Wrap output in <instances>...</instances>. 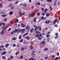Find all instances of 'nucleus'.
<instances>
[{"label":"nucleus","instance_id":"09e8293b","mask_svg":"<svg viewBox=\"0 0 60 60\" xmlns=\"http://www.w3.org/2000/svg\"><path fill=\"white\" fill-rule=\"evenodd\" d=\"M39 35V37H41L42 36V34H40Z\"/></svg>","mask_w":60,"mask_h":60},{"label":"nucleus","instance_id":"c03bdc74","mask_svg":"<svg viewBox=\"0 0 60 60\" xmlns=\"http://www.w3.org/2000/svg\"><path fill=\"white\" fill-rule=\"evenodd\" d=\"M37 16H40V13L39 12H38L37 14Z\"/></svg>","mask_w":60,"mask_h":60},{"label":"nucleus","instance_id":"1a4fd4ad","mask_svg":"<svg viewBox=\"0 0 60 60\" xmlns=\"http://www.w3.org/2000/svg\"><path fill=\"white\" fill-rule=\"evenodd\" d=\"M21 25L22 26V27H25V25L22 23H21Z\"/></svg>","mask_w":60,"mask_h":60},{"label":"nucleus","instance_id":"0e129e2a","mask_svg":"<svg viewBox=\"0 0 60 60\" xmlns=\"http://www.w3.org/2000/svg\"><path fill=\"white\" fill-rule=\"evenodd\" d=\"M19 2L18 1H16V2L15 3V4H17V3H18V2Z\"/></svg>","mask_w":60,"mask_h":60},{"label":"nucleus","instance_id":"4468645a","mask_svg":"<svg viewBox=\"0 0 60 60\" xmlns=\"http://www.w3.org/2000/svg\"><path fill=\"white\" fill-rule=\"evenodd\" d=\"M35 33L37 34H40V32H39V31H36L35 32Z\"/></svg>","mask_w":60,"mask_h":60},{"label":"nucleus","instance_id":"13d9d810","mask_svg":"<svg viewBox=\"0 0 60 60\" xmlns=\"http://www.w3.org/2000/svg\"><path fill=\"white\" fill-rule=\"evenodd\" d=\"M16 46V44H14L13 45V46L14 47H15Z\"/></svg>","mask_w":60,"mask_h":60},{"label":"nucleus","instance_id":"a19ab883","mask_svg":"<svg viewBox=\"0 0 60 60\" xmlns=\"http://www.w3.org/2000/svg\"><path fill=\"white\" fill-rule=\"evenodd\" d=\"M19 39H21V35H20L19 36Z\"/></svg>","mask_w":60,"mask_h":60},{"label":"nucleus","instance_id":"f704fd0d","mask_svg":"<svg viewBox=\"0 0 60 60\" xmlns=\"http://www.w3.org/2000/svg\"><path fill=\"white\" fill-rule=\"evenodd\" d=\"M55 35L56 36H58V33H56Z\"/></svg>","mask_w":60,"mask_h":60},{"label":"nucleus","instance_id":"3c124183","mask_svg":"<svg viewBox=\"0 0 60 60\" xmlns=\"http://www.w3.org/2000/svg\"><path fill=\"white\" fill-rule=\"evenodd\" d=\"M32 17V15H29V16H28L29 18L30 17Z\"/></svg>","mask_w":60,"mask_h":60},{"label":"nucleus","instance_id":"5701e85b","mask_svg":"<svg viewBox=\"0 0 60 60\" xmlns=\"http://www.w3.org/2000/svg\"><path fill=\"white\" fill-rule=\"evenodd\" d=\"M45 43H46L45 41H43L41 43L43 44H45Z\"/></svg>","mask_w":60,"mask_h":60},{"label":"nucleus","instance_id":"20e7f679","mask_svg":"<svg viewBox=\"0 0 60 60\" xmlns=\"http://www.w3.org/2000/svg\"><path fill=\"white\" fill-rule=\"evenodd\" d=\"M23 32V33L25 32V29H21L20 30V32Z\"/></svg>","mask_w":60,"mask_h":60},{"label":"nucleus","instance_id":"5fc2aeb1","mask_svg":"<svg viewBox=\"0 0 60 60\" xmlns=\"http://www.w3.org/2000/svg\"><path fill=\"white\" fill-rule=\"evenodd\" d=\"M55 27H58V26L57 24H55Z\"/></svg>","mask_w":60,"mask_h":60},{"label":"nucleus","instance_id":"f3484780","mask_svg":"<svg viewBox=\"0 0 60 60\" xmlns=\"http://www.w3.org/2000/svg\"><path fill=\"white\" fill-rule=\"evenodd\" d=\"M25 39H27V40H29L30 39V38L28 36L26 37H25Z\"/></svg>","mask_w":60,"mask_h":60},{"label":"nucleus","instance_id":"412c9836","mask_svg":"<svg viewBox=\"0 0 60 60\" xmlns=\"http://www.w3.org/2000/svg\"><path fill=\"white\" fill-rule=\"evenodd\" d=\"M34 29L33 28H32L30 30V33H32L33 31H34Z\"/></svg>","mask_w":60,"mask_h":60},{"label":"nucleus","instance_id":"69168bd1","mask_svg":"<svg viewBox=\"0 0 60 60\" xmlns=\"http://www.w3.org/2000/svg\"><path fill=\"white\" fill-rule=\"evenodd\" d=\"M56 2H54V6H56Z\"/></svg>","mask_w":60,"mask_h":60},{"label":"nucleus","instance_id":"423d86ee","mask_svg":"<svg viewBox=\"0 0 60 60\" xmlns=\"http://www.w3.org/2000/svg\"><path fill=\"white\" fill-rule=\"evenodd\" d=\"M50 22V20H48V21H46L45 22V23L46 24H49Z\"/></svg>","mask_w":60,"mask_h":60},{"label":"nucleus","instance_id":"f03ea898","mask_svg":"<svg viewBox=\"0 0 60 60\" xmlns=\"http://www.w3.org/2000/svg\"><path fill=\"white\" fill-rule=\"evenodd\" d=\"M13 33H16L17 32V33H19V32H20V30L19 29H15L13 31Z\"/></svg>","mask_w":60,"mask_h":60},{"label":"nucleus","instance_id":"2f4dec72","mask_svg":"<svg viewBox=\"0 0 60 60\" xmlns=\"http://www.w3.org/2000/svg\"><path fill=\"white\" fill-rule=\"evenodd\" d=\"M10 58L11 59H12L13 58V56H10Z\"/></svg>","mask_w":60,"mask_h":60},{"label":"nucleus","instance_id":"7ed1b4c3","mask_svg":"<svg viewBox=\"0 0 60 60\" xmlns=\"http://www.w3.org/2000/svg\"><path fill=\"white\" fill-rule=\"evenodd\" d=\"M35 52V51H34L32 52V53L31 54V55H34L33 56V57H35V54H34V53Z\"/></svg>","mask_w":60,"mask_h":60},{"label":"nucleus","instance_id":"393cba45","mask_svg":"<svg viewBox=\"0 0 60 60\" xmlns=\"http://www.w3.org/2000/svg\"><path fill=\"white\" fill-rule=\"evenodd\" d=\"M32 17H34L35 16V13H32Z\"/></svg>","mask_w":60,"mask_h":60},{"label":"nucleus","instance_id":"79ce46f5","mask_svg":"<svg viewBox=\"0 0 60 60\" xmlns=\"http://www.w3.org/2000/svg\"><path fill=\"white\" fill-rule=\"evenodd\" d=\"M4 21H7V18H5L4 20Z\"/></svg>","mask_w":60,"mask_h":60},{"label":"nucleus","instance_id":"f8f14e48","mask_svg":"<svg viewBox=\"0 0 60 60\" xmlns=\"http://www.w3.org/2000/svg\"><path fill=\"white\" fill-rule=\"evenodd\" d=\"M39 27V26H38V27H36L35 28L34 31H36L37 30V29L38 28V27Z\"/></svg>","mask_w":60,"mask_h":60},{"label":"nucleus","instance_id":"c9c22d12","mask_svg":"<svg viewBox=\"0 0 60 60\" xmlns=\"http://www.w3.org/2000/svg\"><path fill=\"white\" fill-rule=\"evenodd\" d=\"M3 28L4 30H5V29H6V27L4 26H3Z\"/></svg>","mask_w":60,"mask_h":60},{"label":"nucleus","instance_id":"864d4df0","mask_svg":"<svg viewBox=\"0 0 60 60\" xmlns=\"http://www.w3.org/2000/svg\"><path fill=\"white\" fill-rule=\"evenodd\" d=\"M36 37L37 38H38V37H39V35L38 34L36 35Z\"/></svg>","mask_w":60,"mask_h":60},{"label":"nucleus","instance_id":"dca6fc26","mask_svg":"<svg viewBox=\"0 0 60 60\" xmlns=\"http://www.w3.org/2000/svg\"><path fill=\"white\" fill-rule=\"evenodd\" d=\"M48 11V9H46L44 10L45 13H47V11Z\"/></svg>","mask_w":60,"mask_h":60},{"label":"nucleus","instance_id":"ea45409f","mask_svg":"<svg viewBox=\"0 0 60 60\" xmlns=\"http://www.w3.org/2000/svg\"><path fill=\"white\" fill-rule=\"evenodd\" d=\"M46 16L47 17H49V15L48 13H47L46 14Z\"/></svg>","mask_w":60,"mask_h":60},{"label":"nucleus","instance_id":"a18cd8bd","mask_svg":"<svg viewBox=\"0 0 60 60\" xmlns=\"http://www.w3.org/2000/svg\"><path fill=\"white\" fill-rule=\"evenodd\" d=\"M50 11H52V9H53L51 8V6H50Z\"/></svg>","mask_w":60,"mask_h":60},{"label":"nucleus","instance_id":"ddd939ff","mask_svg":"<svg viewBox=\"0 0 60 60\" xmlns=\"http://www.w3.org/2000/svg\"><path fill=\"white\" fill-rule=\"evenodd\" d=\"M13 6V5H12V4H10L8 5V7H11V6Z\"/></svg>","mask_w":60,"mask_h":60},{"label":"nucleus","instance_id":"603ef678","mask_svg":"<svg viewBox=\"0 0 60 60\" xmlns=\"http://www.w3.org/2000/svg\"><path fill=\"white\" fill-rule=\"evenodd\" d=\"M55 56H54V55H53L52 56V58L53 59H54L55 58Z\"/></svg>","mask_w":60,"mask_h":60},{"label":"nucleus","instance_id":"58836bf2","mask_svg":"<svg viewBox=\"0 0 60 60\" xmlns=\"http://www.w3.org/2000/svg\"><path fill=\"white\" fill-rule=\"evenodd\" d=\"M23 41V39H21V40H20V42H22Z\"/></svg>","mask_w":60,"mask_h":60},{"label":"nucleus","instance_id":"39448f33","mask_svg":"<svg viewBox=\"0 0 60 60\" xmlns=\"http://www.w3.org/2000/svg\"><path fill=\"white\" fill-rule=\"evenodd\" d=\"M0 34L1 35H3L4 34V30H3L1 32Z\"/></svg>","mask_w":60,"mask_h":60},{"label":"nucleus","instance_id":"052dcab7","mask_svg":"<svg viewBox=\"0 0 60 60\" xmlns=\"http://www.w3.org/2000/svg\"><path fill=\"white\" fill-rule=\"evenodd\" d=\"M31 60H36L35 59H34L33 58H31Z\"/></svg>","mask_w":60,"mask_h":60},{"label":"nucleus","instance_id":"7c9ffc66","mask_svg":"<svg viewBox=\"0 0 60 60\" xmlns=\"http://www.w3.org/2000/svg\"><path fill=\"white\" fill-rule=\"evenodd\" d=\"M22 6L24 7H25L26 6V4H23Z\"/></svg>","mask_w":60,"mask_h":60},{"label":"nucleus","instance_id":"0eeeda50","mask_svg":"<svg viewBox=\"0 0 60 60\" xmlns=\"http://www.w3.org/2000/svg\"><path fill=\"white\" fill-rule=\"evenodd\" d=\"M35 5H41V4L39 2H38L36 3Z\"/></svg>","mask_w":60,"mask_h":60},{"label":"nucleus","instance_id":"bf43d9fd","mask_svg":"<svg viewBox=\"0 0 60 60\" xmlns=\"http://www.w3.org/2000/svg\"><path fill=\"white\" fill-rule=\"evenodd\" d=\"M17 47H20V45L19 44H18L17 45Z\"/></svg>","mask_w":60,"mask_h":60},{"label":"nucleus","instance_id":"a878e982","mask_svg":"<svg viewBox=\"0 0 60 60\" xmlns=\"http://www.w3.org/2000/svg\"><path fill=\"white\" fill-rule=\"evenodd\" d=\"M49 50V49L47 48H45L44 49V51H47V50Z\"/></svg>","mask_w":60,"mask_h":60},{"label":"nucleus","instance_id":"8fccbe9b","mask_svg":"<svg viewBox=\"0 0 60 60\" xmlns=\"http://www.w3.org/2000/svg\"><path fill=\"white\" fill-rule=\"evenodd\" d=\"M41 10L42 11H44V9L42 8H41Z\"/></svg>","mask_w":60,"mask_h":60},{"label":"nucleus","instance_id":"f257e3e1","mask_svg":"<svg viewBox=\"0 0 60 60\" xmlns=\"http://www.w3.org/2000/svg\"><path fill=\"white\" fill-rule=\"evenodd\" d=\"M57 22V23L58 24L59 23V20H58V19H56L52 22V24L53 25H55L56 23V22Z\"/></svg>","mask_w":60,"mask_h":60},{"label":"nucleus","instance_id":"4c0bfd02","mask_svg":"<svg viewBox=\"0 0 60 60\" xmlns=\"http://www.w3.org/2000/svg\"><path fill=\"white\" fill-rule=\"evenodd\" d=\"M21 50L22 51H23L24 50V48L23 47H22L21 48Z\"/></svg>","mask_w":60,"mask_h":60},{"label":"nucleus","instance_id":"2eb2a0df","mask_svg":"<svg viewBox=\"0 0 60 60\" xmlns=\"http://www.w3.org/2000/svg\"><path fill=\"white\" fill-rule=\"evenodd\" d=\"M9 14L10 15H12V14H13V12L12 11H11L9 12Z\"/></svg>","mask_w":60,"mask_h":60},{"label":"nucleus","instance_id":"6e6d98bb","mask_svg":"<svg viewBox=\"0 0 60 60\" xmlns=\"http://www.w3.org/2000/svg\"><path fill=\"white\" fill-rule=\"evenodd\" d=\"M20 59H23V57L22 56H20Z\"/></svg>","mask_w":60,"mask_h":60},{"label":"nucleus","instance_id":"4be33fe9","mask_svg":"<svg viewBox=\"0 0 60 60\" xmlns=\"http://www.w3.org/2000/svg\"><path fill=\"white\" fill-rule=\"evenodd\" d=\"M2 17H4L6 16V15H1Z\"/></svg>","mask_w":60,"mask_h":60},{"label":"nucleus","instance_id":"e433bc0d","mask_svg":"<svg viewBox=\"0 0 60 60\" xmlns=\"http://www.w3.org/2000/svg\"><path fill=\"white\" fill-rule=\"evenodd\" d=\"M2 58L3 59H5V56H3L2 57Z\"/></svg>","mask_w":60,"mask_h":60},{"label":"nucleus","instance_id":"6e6552de","mask_svg":"<svg viewBox=\"0 0 60 60\" xmlns=\"http://www.w3.org/2000/svg\"><path fill=\"white\" fill-rule=\"evenodd\" d=\"M29 28V26L28 25L26 27V29H28Z\"/></svg>","mask_w":60,"mask_h":60},{"label":"nucleus","instance_id":"9b49d317","mask_svg":"<svg viewBox=\"0 0 60 60\" xmlns=\"http://www.w3.org/2000/svg\"><path fill=\"white\" fill-rule=\"evenodd\" d=\"M9 44H7L5 45V47L6 48H8V46H9Z\"/></svg>","mask_w":60,"mask_h":60},{"label":"nucleus","instance_id":"c85d7f7f","mask_svg":"<svg viewBox=\"0 0 60 60\" xmlns=\"http://www.w3.org/2000/svg\"><path fill=\"white\" fill-rule=\"evenodd\" d=\"M4 45H2L0 46V48H4Z\"/></svg>","mask_w":60,"mask_h":60},{"label":"nucleus","instance_id":"4d7b16f0","mask_svg":"<svg viewBox=\"0 0 60 60\" xmlns=\"http://www.w3.org/2000/svg\"><path fill=\"white\" fill-rule=\"evenodd\" d=\"M49 37V35H46V37H47V38H48V37Z\"/></svg>","mask_w":60,"mask_h":60},{"label":"nucleus","instance_id":"338daca9","mask_svg":"<svg viewBox=\"0 0 60 60\" xmlns=\"http://www.w3.org/2000/svg\"><path fill=\"white\" fill-rule=\"evenodd\" d=\"M44 17L43 16L41 18V19H44Z\"/></svg>","mask_w":60,"mask_h":60},{"label":"nucleus","instance_id":"e2e57ef3","mask_svg":"<svg viewBox=\"0 0 60 60\" xmlns=\"http://www.w3.org/2000/svg\"><path fill=\"white\" fill-rule=\"evenodd\" d=\"M45 13H43L42 14V16H44L45 15Z\"/></svg>","mask_w":60,"mask_h":60},{"label":"nucleus","instance_id":"680f3d73","mask_svg":"<svg viewBox=\"0 0 60 60\" xmlns=\"http://www.w3.org/2000/svg\"><path fill=\"white\" fill-rule=\"evenodd\" d=\"M58 38V36H56L55 37V39H57Z\"/></svg>","mask_w":60,"mask_h":60},{"label":"nucleus","instance_id":"de8ad7c7","mask_svg":"<svg viewBox=\"0 0 60 60\" xmlns=\"http://www.w3.org/2000/svg\"><path fill=\"white\" fill-rule=\"evenodd\" d=\"M31 47L30 48V49H32L33 48V46L32 45H31Z\"/></svg>","mask_w":60,"mask_h":60},{"label":"nucleus","instance_id":"b1692460","mask_svg":"<svg viewBox=\"0 0 60 60\" xmlns=\"http://www.w3.org/2000/svg\"><path fill=\"white\" fill-rule=\"evenodd\" d=\"M59 59V57H56L54 60H57Z\"/></svg>","mask_w":60,"mask_h":60},{"label":"nucleus","instance_id":"9d476101","mask_svg":"<svg viewBox=\"0 0 60 60\" xmlns=\"http://www.w3.org/2000/svg\"><path fill=\"white\" fill-rule=\"evenodd\" d=\"M6 52H3L1 54V55H5L6 54Z\"/></svg>","mask_w":60,"mask_h":60},{"label":"nucleus","instance_id":"aec40b11","mask_svg":"<svg viewBox=\"0 0 60 60\" xmlns=\"http://www.w3.org/2000/svg\"><path fill=\"white\" fill-rule=\"evenodd\" d=\"M52 0H47L46 1L47 2H52Z\"/></svg>","mask_w":60,"mask_h":60},{"label":"nucleus","instance_id":"774afa93","mask_svg":"<svg viewBox=\"0 0 60 60\" xmlns=\"http://www.w3.org/2000/svg\"><path fill=\"white\" fill-rule=\"evenodd\" d=\"M11 9H14V6H12L11 7Z\"/></svg>","mask_w":60,"mask_h":60},{"label":"nucleus","instance_id":"bb28decb","mask_svg":"<svg viewBox=\"0 0 60 60\" xmlns=\"http://www.w3.org/2000/svg\"><path fill=\"white\" fill-rule=\"evenodd\" d=\"M28 34V33H26L25 34H24L23 35V37L25 36L26 35H27V34Z\"/></svg>","mask_w":60,"mask_h":60},{"label":"nucleus","instance_id":"c756f323","mask_svg":"<svg viewBox=\"0 0 60 60\" xmlns=\"http://www.w3.org/2000/svg\"><path fill=\"white\" fill-rule=\"evenodd\" d=\"M19 14L20 16H22V15H23V14H22V13H21V12H19Z\"/></svg>","mask_w":60,"mask_h":60},{"label":"nucleus","instance_id":"72a5a7b5","mask_svg":"<svg viewBox=\"0 0 60 60\" xmlns=\"http://www.w3.org/2000/svg\"><path fill=\"white\" fill-rule=\"evenodd\" d=\"M38 39H39V40H41V39H42V38H41L40 37H39L38 38Z\"/></svg>","mask_w":60,"mask_h":60},{"label":"nucleus","instance_id":"a211bd4d","mask_svg":"<svg viewBox=\"0 0 60 60\" xmlns=\"http://www.w3.org/2000/svg\"><path fill=\"white\" fill-rule=\"evenodd\" d=\"M36 19H37V18L36 17H35L34 19V22H36Z\"/></svg>","mask_w":60,"mask_h":60},{"label":"nucleus","instance_id":"cd10ccee","mask_svg":"<svg viewBox=\"0 0 60 60\" xmlns=\"http://www.w3.org/2000/svg\"><path fill=\"white\" fill-rule=\"evenodd\" d=\"M12 40H13V41H15V40L16 39V38H13L12 39Z\"/></svg>","mask_w":60,"mask_h":60},{"label":"nucleus","instance_id":"37998d69","mask_svg":"<svg viewBox=\"0 0 60 60\" xmlns=\"http://www.w3.org/2000/svg\"><path fill=\"white\" fill-rule=\"evenodd\" d=\"M50 34V32L49 31L47 32L46 33V34Z\"/></svg>","mask_w":60,"mask_h":60},{"label":"nucleus","instance_id":"49530a36","mask_svg":"<svg viewBox=\"0 0 60 60\" xmlns=\"http://www.w3.org/2000/svg\"><path fill=\"white\" fill-rule=\"evenodd\" d=\"M3 25V26H5V24L4 22H2V25Z\"/></svg>","mask_w":60,"mask_h":60},{"label":"nucleus","instance_id":"473e14b6","mask_svg":"<svg viewBox=\"0 0 60 60\" xmlns=\"http://www.w3.org/2000/svg\"><path fill=\"white\" fill-rule=\"evenodd\" d=\"M19 54V52H18L15 53V54L16 55H18V54Z\"/></svg>","mask_w":60,"mask_h":60},{"label":"nucleus","instance_id":"6ab92c4d","mask_svg":"<svg viewBox=\"0 0 60 60\" xmlns=\"http://www.w3.org/2000/svg\"><path fill=\"white\" fill-rule=\"evenodd\" d=\"M38 29L39 30V31H41V27H40L39 26V27H38Z\"/></svg>","mask_w":60,"mask_h":60}]
</instances>
